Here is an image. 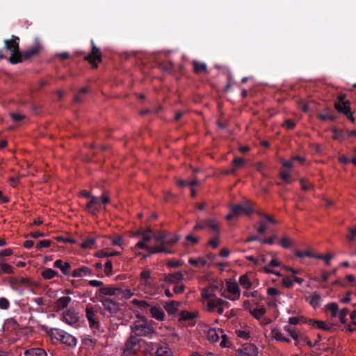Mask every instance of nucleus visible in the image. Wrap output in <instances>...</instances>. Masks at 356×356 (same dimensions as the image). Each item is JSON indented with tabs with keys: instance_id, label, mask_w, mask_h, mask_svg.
Listing matches in <instances>:
<instances>
[{
	"instance_id": "nucleus-37",
	"label": "nucleus",
	"mask_w": 356,
	"mask_h": 356,
	"mask_svg": "<svg viewBox=\"0 0 356 356\" xmlns=\"http://www.w3.org/2000/svg\"><path fill=\"white\" fill-rule=\"evenodd\" d=\"M239 283L245 289H249L252 287V282L247 275H243L240 277Z\"/></svg>"
},
{
	"instance_id": "nucleus-23",
	"label": "nucleus",
	"mask_w": 356,
	"mask_h": 356,
	"mask_svg": "<svg viewBox=\"0 0 356 356\" xmlns=\"http://www.w3.org/2000/svg\"><path fill=\"white\" fill-rule=\"evenodd\" d=\"M157 241L162 242V245H173L179 240V238L176 236H158L156 237Z\"/></svg>"
},
{
	"instance_id": "nucleus-42",
	"label": "nucleus",
	"mask_w": 356,
	"mask_h": 356,
	"mask_svg": "<svg viewBox=\"0 0 356 356\" xmlns=\"http://www.w3.org/2000/svg\"><path fill=\"white\" fill-rule=\"evenodd\" d=\"M188 263L193 266H197L198 264H201L203 266L208 265L207 261L202 257H198L196 259L190 258Z\"/></svg>"
},
{
	"instance_id": "nucleus-64",
	"label": "nucleus",
	"mask_w": 356,
	"mask_h": 356,
	"mask_svg": "<svg viewBox=\"0 0 356 356\" xmlns=\"http://www.w3.org/2000/svg\"><path fill=\"white\" fill-rule=\"evenodd\" d=\"M202 297L204 300H209L216 297L213 293H211L208 289H204L202 292Z\"/></svg>"
},
{
	"instance_id": "nucleus-8",
	"label": "nucleus",
	"mask_w": 356,
	"mask_h": 356,
	"mask_svg": "<svg viewBox=\"0 0 356 356\" xmlns=\"http://www.w3.org/2000/svg\"><path fill=\"white\" fill-rule=\"evenodd\" d=\"M42 50V45L38 38H35V43L33 47L29 48V49L24 51V52L20 51V56L22 63L25 60L31 58V57L37 56L40 51Z\"/></svg>"
},
{
	"instance_id": "nucleus-17",
	"label": "nucleus",
	"mask_w": 356,
	"mask_h": 356,
	"mask_svg": "<svg viewBox=\"0 0 356 356\" xmlns=\"http://www.w3.org/2000/svg\"><path fill=\"white\" fill-rule=\"evenodd\" d=\"M79 320V316L72 309H69L63 314V321L69 325L76 323Z\"/></svg>"
},
{
	"instance_id": "nucleus-31",
	"label": "nucleus",
	"mask_w": 356,
	"mask_h": 356,
	"mask_svg": "<svg viewBox=\"0 0 356 356\" xmlns=\"http://www.w3.org/2000/svg\"><path fill=\"white\" fill-rule=\"evenodd\" d=\"M325 309L327 311L331 312L332 317L335 318L338 315L339 307L337 303L336 302H330L325 305Z\"/></svg>"
},
{
	"instance_id": "nucleus-36",
	"label": "nucleus",
	"mask_w": 356,
	"mask_h": 356,
	"mask_svg": "<svg viewBox=\"0 0 356 356\" xmlns=\"http://www.w3.org/2000/svg\"><path fill=\"white\" fill-rule=\"evenodd\" d=\"M95 237H89L83 241V243L80 245V247L83 249H90L95 244Z\"/></svg>"
},
{
	"instance_id": "nucleus-30",
	"label": "nucleus",
	"mask_w": 356,
	"mask_h": 356,
	"mask_svg": "<svg viewBox=\"0 0 356 356\" xmlns=\"http://www.w3.org/2000/svg\"><path fill=\"white\" fill-rule=\"evenodd\" d=\"M140 285L142 289L145 290L146 293H152L154 288V284L149 280L142 281Z\"/></svg>"
},
{
	"instance_id": "nucleus-25",
	"label": "nucleus",
	"mask_w": 356,
	"mask_h": 356,
	"mask_svg": "<svg viewBox=\"0 0 356 356\" xmlns=\"http://www.w3.org/2000/svg\"><path fill=\"white\" fill-rule=\"evenodd\" d=\"M336 110L338 113L344 114L351 122H355V118L353 116V112L351 111L350 106H347L346 107H343V108H342L339 105H337L336 106Z\"/></svg>"
},
{
	"instance_id": "nucleus-14",
	"label": "nucleus",
	"mask_w": 356,
	"mask_h": 356,
	"mask_svg": "<svg viewBox=\"0 0 356 356\" xmlns=\"http://www.w3.org/2000/svg\"><path fill=\"white\" fill-rule=\"evenodd\" d=\"M141 341H143L142 339H138L136 336L131 335L127 340L124 344V348L137 353L138 350L140 348Z\"/></svg>"
},
{
	"instance_id": "nucleus-55",
	"label": "nucleus",
	"mask_w": 356,
	"mask_h": 356,
	"mask_svg": "<svg viewBox=\"0 0 356 356\" xmlns=\"http://www.w3.org/2000/svg\"><path fill=\"white\" fill-rule=\"evenodd\" d=\"M284 330L288 332L291 337L296 341V346H298V334L293 330H292L289 325H285L284 326Z\"/></svg>"
},
{
	"instance_id": "nucleus-53",
	"label": "nucleus",
	"mask_w": 356,
	"mask_h": 356,
	"mask_svg": "<svg viewBox=\"0 0 356 356\" xmlns=\"http://www.w3.org/2000/svg\"><path fill=\"white\" fill-rule=\"evenodd\" d=\"M142 234V241L145 242H148L152 238L153 233L151 229H147L146 232H143Z\"/></svg>"
},
{
	"instance_id": "nucleus-35",
	"label": "nucleus",
	"mask_w": 356,
	"mask_h": 356,
	"mask_svg": "<svg viewBox=\"0 0 356 356\" xmlns=\"http://www.w3.org/2000/svg\"><path fill=\"white\" fill-rule=\"evenodd\" d=\"M120 254V253L117 251L111 252V251H105L104 250H102L98 251L95 255L97 257L103 258V257H110L118 256Z\"/></svg>"
},
{
	"instance_id": "nucleus-18",
	"label": "nucleus",
	"mask_w": 356,
	"mask_h": 356,
	"mask_svg": "<svg viewBox=\"0 0 356 356\" xmlns=\"http://www.w3.org/2000/svg\"><path fill=\"white\" fill-rule=\"evenodd\" d=\"M183 279L184 277L181 272L165 274L163 277V280L170 284H179Z\"/></svg>"
},
{
	"instance_id": "nucleus-40",
	"label": "nucleus",
	"mask_w": 356,
	"mask_h": 356,
	"mask_svg": "<svg viewBox=\"0 0 356 356\" xmlns=\"http://www.w3.org/2000/svg\"><path fill=\"white\" fill-rule=\"evenodd\" d=\"M227 290L232 294H236L238 296L240 295V289L236 282H228Z\"/></svg>"
},
{
	"instance_id": "nucleus-27",
	"label": "nucleus",
	"mask_w": 356,
	"mask_h": 356,
	"mask_svg": "<svg viewBox=\"0 0 356 356\" xmlns=\"http://www.w3.org/2000/svg\"><path fill=\"white\" fill-rule=\"evenodd\" d=\"M346 95L345 94L339 95L337 100L334 103V108L336 109V106L337 105H339L342 108L343 107H346L347 106H350V100L346 99Z\"/></svg>"
},
{
	"instance_id": "nucleus-39",
	"label": "nucleus",
	"mask_w": 356,
	"mask_h": 356,
	"mask_svg": "<svg viewBox=\"0 0 356 356\" xmlns=\"http://www.w3.org/2000/svg\"><path fill=\"white\" fill-rule=\"evenodd\" d=\"M159 67L167 73H172L175 70V66L172 62L161 63L159 64Z\"/></svg>"
},
{
	"instance_id": "nucleus-10",
	"label": "nucleus",
	"mask_w": 356,
	"mask_h": 356,
	"mask_svg": "<svg viewBox=\"0 0 356 356\" xmlns=\"http://www.w3.org/2000/svg\"><path fill=\"white\" fill-rule=\"evenodd\" d=\"M86 316L88 321L89 326L95 332L96 330L99 329V322L96 318V314L93 306L88 305L86 309Z\"/></svg>"
},
{
	"instance_id": "nucleus-19",
	"label": "nucleus",
	"mask_w": 356,
	"mask_h": 356,
	"mask_svg": "<svg viewBox=\"0 0 356 356\" xmlns=\"http://www.w3.org/2000/svg\"><path fill=\"white\" fill-rule=\"evenodd\" d=\"M71 301L72 298L69 296H63L59 298L55 302V310L58 312L67 308Z\"/></svg>"
},
{
	"instance_id": "nucleus-15",
	"label": "nucleus",
	"mask_w": 356,
	"mask_h": 356,
	"mask_svg": "<svg viewBox=\"0 0 356 356\" xmlns=\"http://www.w3.org/2000/svg\"><path fill=\"white\" fill-rule=\"evenodd\" d=\"M120 291L121 289L120 288L113 285L102 286L98 290L100 296L99 298L102 296L104 297V296H114L119 294Z\"/></svg>"
},
{
	"instance_id": "nucleus-5",
	"label": "nucleus",
	"mask_w": 356,
	"mask_h": 356,
	"mask_svg": "<svg viewBox=\"0 0 356 356\" xmlns=\"http://www.w3.org/2000/svg\"><path fill=\"white\" fill-rule=\"evenodd\" d=\"M91 52L84 59L92 65L93 69H97L98 67V63L102 61V56L100 49L96 46L93 40H91Z\"/></svg>"
},
{
	"instance_id": "nucleus-16",
	"label": "nucleus",
	"mask_w": 356,
	"mask_h": 356,
	"mask_svg": "<svg viewBox=\"0 0 356 356\" xmlns=\"http://www.w3.org/2000/svg\"><path fill=\"white\" fill-rule=\"evenodd\" d=\"M55 268H59L62 273L65 276L71 275V265L69 262L63 261L61 259H57L54 263Z\"/></svg>"
},
{
	"instance_id": "nucleus-43",
	"label": "nucleus",
	"mask_w": 356,
	"mask_h": 356,
	"mask_svg": "<svg viewBox=\"0 0 356 356\" xmlns=\"http://www.w3.org/2000/svg\"><path fill=\"white\" fill-rule=\"evenodd\" d=\"M272 333L273 334V337L275 339H276L277 341H284V342H287V343H289L291 341V340L289 339H287L286 338L283 334L282 333H281L279 330H273L272 331Z\"/></svg>"
},
{
	"instance_id": "nucleus-41",
	"label": "nucleus",
	"mask_w": 356,
	"mask_h": 356,
	"mask_svg": "<svg viewBox=\"0 0 356 356\" xmlns=\"http://www.w3.org/2000/svg\"><path fill=\"white\" fill-rule=\"evenodd\" d=\"M321 300H322L320 295H318L316 293H314L311 298L309 303L314 308H317L320 307Z\"/></svg>"
},
{
	"instance_id": "nucleus-29",
	"label": "nucleus",
	"mask_w": 356,
	"mask_h": 356,
	"mask_svg": "<svg viewBox=\"0 0 356 356\" xmlns=\"http://www.w3.org/2000/svg\"><path fill=\"white\" fill-rule=\"evenodd\" d=\"M233 168L231 169V172H236V171L242 168L245 165V160L240 157H235L232 161Z\"/></svg>"
},
{
	"instance_id": "nucleus-56",
	"label": "nucleus",
	"mask_w": 356,
	"mask_h": 356,
	"mask_svg": "<svg viewBox=\"0 0 356 356\" xmlns=\"http://www.w3.org/2000/svg\"><path fill=\"white\" fill-rule=\"evenodd\" d=\"M265 313L266 309L264 308L255 309L253 311H251V314L257 319H259L261 316H263Z\"/></svg>"
},
{
	"instance_id": "nucleus-51",
	"label": "nucleus",
	"mask_w": 356,
	"mask_h": 356,
	"mask_svg": "<svg viewBox=\"0 0 356 356\" xmlns=\"http://www.w3.org/2000/svg\"><path fill=\"white\" fill-rule=\"evenodd\" d=\"M13 254V250L11 248H6L2 250H0V261H5L6 257H10Z\"/></svg>"
},
{
	"instance_id": "nucleus-48",
	"label": "nucleus",
	"mask_w": 356,
	"mask_h": 356,
	"mask_svg": "<svg viewBox=\"0 0 356 356\" xmlns=\"http://www.w3.org/2000/svg\"><path fill=\"white\" fill-rule=\"evenodd\" d=\"M332 324H327L325 321H318L316 327L325 331H331L332 330Z\"/></svg>"
},
{
	"instance_id": "nucleus-61",
	"label": "nucleus",
	"mask_w": 356,
	"mask_h": 356,
	"mask_svg": "<svg viewBox=\"0 0 356 356\" xmlns=\"http://www.w3.org/2000/svg\"><path fill=\"white\" fill-rule=\"evenodd\" d=\"M51 241L50 240H42L40 241L37 244L35 248L38 250L42 248H48L51 245Z\"/></svg>"
},
{
	"instance_id": "nucleus-59",
	"label": "nucleus",
	"mask_w": 356,
	"mask_h": 356,
	"mask_svg": "<svg viewBox=\"0 0 356 356\" xmlns=\"http://www.w3.org/2000/svg\"><path fill=\"white\" fill-rule=\"evenodd\" d=\"M10 307V302L9 300L4 297L0 298V309L3 310H7Z\"/></svg>"
},
{
	"instance_id": "nucleus-13",
	"label": "nucleus",
	"mask_w": 356,
	"mask_h": 356,
	"mask_svg": "<svg viewBox=\"0 0 356 356\" xmlns=\"http://www.w3.org/2000/svg\"><path fill=\"white\" fill-rule=\"evenodd\" d=\"M259 215L264 217V220H261L259 222V227L257 228V232L259 235H264L268 229L267 223L270 222L273 224H276L277 221L268 214H264V213H259Z\"/></svg>"
},
{
	"instance_id": "nucleus-9",
	"label": "nucleus",
	"mask_w": 356,
	"mask_h": 356,
	"mask_svg": "<svg viewBox=\"0 0 356 356\" xmlns=\"http://www.w3.org/2000/svg\"><path fill=\"white\" fill-rule=\"evenodd\" d=\"M102 303L104 309L111 314H116L120 309V304L110 298L101 297L99 300Z\"/></svg>"
},
{
	"instance_id": "nucleus-34",
	"label": "nucleus",
	"mask_w": 356,
	"mask_h": 356,
	"mask_svg": "<svg viewBox=\"0 0 356 356\" xmlns=\"http://www.w3.org/2000/svg\"><path fill=\"white\" fill-rule=\"evenodd\" d=\"M44 280H50L58 275V272L52 268H45L41 273Z\"/></svg>"
},
{
	"instance_id": "nucleus-20",
	"label": "nucleus",
	"mask_w": 356,
	"mask_h": 356,
	"mask_svg": "<svg viewBox=\"0 0 356 356\" xmlns=\"http://www.w3.org/2000/svg\"><path fill=\"white\" fill-rule=\"evenodd\" d=\"M223 303H227V302L221 298L214 297L207 301V311L213 312L218 306H223Z\"/></svg>"
},
{
	"instance_id": "nucleus-50",
	"label": "nucleus",
	"mask_w": 356,
	"mask_h": 356,
	"mask_svg": "<svg viewBox=\"0 0 356 356\" xmlns=\"http://www.w3.org/2000/svg\"><path fill=\"white\" fill-rule=\"evenodd\" d=\"M282 284L286 288H288V289L292 288L293 286V277H290L288 276L283 277Z\"/></svg>"
},
{
	"instance_id": "nucleus-11",
	"label": "nucleus",
	"mask_w": 356,
	"mask_h": 356,
	"mask_svg": "<svg viewBox=\"0 0 356 356\" xmlns=\"http://www.w3.org/2000/svg\"><path fill=\"white\" fill-rule=\"evenodd\" d=\"M318 118L323 122H334L338 118V114L330 107H325L317 115Z\"/></svg>"
},
{
	"instance_id": "nucleus-52",
	"label": "nucleus",
	"mask_w": 356,
	"mask_h": 356,
	"mask_svg": "<svg viewBox=\"0 0 356 356\" xmlns=\"http://www.w3.org/2000/svg\"><path fill=\"white\" fill-rule=\"evenodd\" d=\"M82 342L86 346H92L97 342V340L90 335H86L82 338Z\"/></svg>"
},
{
	"instance_id": "nucleus-1",
	"label": "nucleus",
	"mask_w": 356,
	"mask_h": 356,
	"mask_svg": "<svg viewBox=\"0 0 356 356\" xmlns=\"http://www.w3.org/2000/svg\"><path fill=\"white\" fill-rule=\"evenodd\" d=\"M19 38L16 35H12L11 39L4 40V47L0 49V60L6 58V57L3 54L5 50L9 51L11 56L8 58V61L15 65L22 63L19 50Z\"/></svg>"
},
{
	"instance_id": "nucleus-22",
	"label": "nucleus",
	"mask_w": 356,
	"mask_h": 356,
	"mask_svg": "<svg viewBox=\"0 0 356 356\" xmlns=\"http://www.w3.org/2000/svg\"><path fill=\"white\" fill-rule=\"evenodd\" d=\"M92 275V270L85 266H83L76 269H74L71 273V275L74 277H81L83 276Z\"/></svg>"
},
{
	"instance_id": "nucleus-2",
	"label": "nucleus",
	"mask_w": 356,
	"mask_h": 356,
	"mask_svg": "<svg viewBox=\"0 0 356 356\" xmlns=\"http://www.w3.org/2000/svg\"><path fill=\"white\" fill-rule=\"evenodd\" d=\"M154 322L148 321L145 318L135 321L131 325V331L134 333V336L137 337H152L154 334H156L154 327H153Z\"/></svg>"
},
{
	"instance_id": "nucleus-60",
	"label": "nucleus",
	"mask_w": 356,
	"mask_h": 356,
	"mask_svg": "<svg viewBox=\"0 0 356 356\" xmlns=\"http://www.w3.org/2000/svg\"><path fill=\"white\" fill-rule=\"evenodd\" d=\"M236 335L238 337L243 339L245 340H248L250 338V334L249 332L245 330H238L236 331Z\"/></svg>"
},
{
	"instance_id": "nucleus-28",
	"label": "nucleus",
	"mask_w": 356,
	"mask_h": 356,
	"mask_svg": "<svg viewBox=\"0 0 356 356\" xmlns=\"http://www.w3.org/2000/svg\"><path fill=\"white\" fill-rule=\"evenodd\" d=\"M193 71L195 74H200L206 72L207 70V64L204 63H200L197 60H193Z\"/></svg>"
},
{
	"instance_id": "nucleus-44",
	"label": "nucleus",
	"mask_w": 356,
	"mask_h": 356,
	"mask_svg": "<svg viewBox=\"0 0 356 356\" xmlns=\"http://www.w3.org/2000/svg\"><path fill=\"white\" fill-rule=\"evenodd\" d=\"M153 248V250H154L155 254L159 252H164L167 254L172 253V251L168 248L165 247L163 245L152 246Z\"/></svg>"
},
{
	"instance_id": "nucleus-7",
	"label": "nucleus",
	"mask_w": 356,
	"mask_h": 356,
	"mask_svg": "<svg viewBox=\"0 0 356 356\" xmlns=\"http://www.w3.org/2000/svg\"><path fill=\"white\" fill-rule=\"evenodd\" d=\"M205 228L211 229L218 235H220V234L218 223H217L215 220L211 219V218L205 219V220L199 221L195 225L193 229L195 231H197L198 229H205Z\"/></svg>"
},
{
	"instance_id": "nucleus-38",
	"label": "nucleus",
	"mask_w": 356,
	"mask_h": 356,
	"mask_svg": "<svg viewBox=\"0 0 356 356\" xmlns=\"http://www.w3.org/2000/svg\"><path fill=\"white\" fill-rule=\"evenodd\" d=\"M280 245L285 249L291 248L294 243L293 241L286 236H283L279 242Z\"/></svg>"
},
{
	"instance_id": "nucleus-49",
	"label": "nucleus",
	"mask_w": 356,
	"mask_h": 356,
	"mask_svg": "<svg viewBox=\"0 0 356 356\" xmlns=\"http://www.w3.org/2000/svg\"><path fill=\"white\" fill-rule=\"evenodd\" d=\"M348 313H349V309L348 308H343L339 312V316L340 322L342 324L346 323V322H347L346 316Z\"/></svg>"
},
{
	"instance_id": "nucleus-54",
	"label": "nucleus",
	"mask_w": 356,
	"mask_h": 356,
	"mask_svg": "<svg viewBox=\"0 0 356 356\" xmlns=\"http://www.w3.org/2000/svg\"><path fill=\"white\" fill-rule=\"evenodd\" d=\"M88 92V89L87 88H82L78 94L74 96V101L76 103H80L81 102L82 95Z\"/></svg>"
},
{
	"instance_id": "nucleus-57",
	"label": "nucleus",
	"mask_w": 356,
	"mask_h": 356,
	"mask_svg": "<svg viewBox=\"0 0 356 356\" xmlns=\"http://www.w3.org/2000/svg\"><path fill=\"white\" fill-rule=\"evenodd\" d=\"M281 179L286 183L290 184L292 182L290 179V172L289 171L282 170L280 173Z\"/></svg>"
},
{
	"instance_id": "nucleus-47",
	"label": "nucleus",
	"mask_w": 356,
	"mask_h": 356,
	"mask_svg": "<svg viewBox=\"0 0 356 356\" xmlns=\"http://www.w3.org/2000/svg\"><path fill=\"white\" fill-rule=\"evenodd\" d=\"M197 317L195 313L190 312L188 311H183L181 314V318L184 321L193 320Z\"/></svg>"
},
{
	"instance_id": "nucleus-45",
	"label": "nucleus",
	"mask_w": 356,
	"mask_h": 356,
	"mask_svg": "<svg viewBox=\"0 0 356 356\" xmlns=\"http://www.w3.org/2000/svg\"><path fill=\"white\" fill-rule=\"evenodd\" d=\"M207 338L210 341L216 342L219 340V336L215 329H210L207 333Z\"/></svg>"
},
{
	"instance_id": "nucleus-21",
	"label": "nucleus",
	"mask_w": 356,
	"mask_h": 356,
	"mask_svg": "<svg viewBox=\"0 0 356 356\" xmlns=\"http://www.w3.org/2000/svg\"><path fill=\"white\" fill-rule=\"evenodd\" d=\"M58 335L60 337V339L62 343H63L70 347H73V346H76V339L72 335L70 334L69 333L65 332L58 333Z\"/></svg>"
},
{
	"instance_id": "nucleus-4",
	"label": "nucleus",
	"mask_w": 356,
	"mask_h": 356,
	"mask_svg": "<svg viewBox=\"0 0 356 356\" xmlns=\"http://www.w3.org/2000/svg\"><path fill=\"white\" fill-rule=\"evenodd\" d=\"M81 196L90 198V201L86 205V209L88 211L92 216H96L100 209V201L98 197L92 195L90 193L86 190L81 191Z\"/></svg>"
},
{
	"instance_id": "nucleus-6",
	"label": "nucleus",
	"mask_w": 356,
	"mask_h": 356,
	"mask_svg": "<svg viewBox=\"0 0 356 356\" xmlns=\"http://www.w3.org/2000/svg\"><path fill=\"white\" fill-rule=\"evenodd\" d=\"M230 210L236 216H239L242 214L250 216L253 212V209L251 206L250 202L249 201H246L241 204H234L231 207Z\"/></svg>"
},
{
	"instance_id": "nucleus-3",
	"label": "nucleus",
	"mask_w": 356,
	"mask_h": 356,
	"mask_svg": "<svg viewBox=\"0 0 356 356\" xmlns=\"http://www.w3.org/2000/svg\"><path fill=\"white\" fill-rule=\"evenodd\" d=\"M132 302L145 312L149 310L152 318L158 321H163L165 319L164 312L159 306L151 305L146 300H143L134 299Z\"/></svg>"
},
{
	"instance_id": "nucleus-58",
	"label": "nucleus",
	"mask_w": 356,
	"mask_h": 356,
	"mask_svg": "<svg viewBox=\"0 0 356 356\" xmlns=\"http://www.w3.org/2000/svg\"><path fill=\"white\" fill-rule=\"evenodd\" d=\"M56 240L59 243H69L71 244H75L76 240L72 238H65L61 236L56 237Z\"/></svg>"
},
{
	"instance_id": "nucleus-32",
	"label": "nucleus",
	"mask_w": 356,
	"mask_h": 356,
	"mask_svg": "<svg viewBox=\"0 0 356 356\" xmlns=\"http://www.w3.org/2000/svg\"><path fill=\"white\" fill-rule=\"evenodd\" d=\"M179 303L175 300H171L166 303L165 305V309L169 314H174L177 312V307Z\"/></svg>"
},
{
	"instance_id": "nucleus-26",
	"label": "nucleus",
	"mask_w": 356,
	"mask_h": 356,
	"mask_svg": "<svg viewBox=\"0 0 356 356\" xmlns=\"http://www.w3.org/2000/svg\"><path fill=\"white\" fill-rule=\"evenodd\" d=\"M3 273L8 275H13L15 273V268L9 264L1 261H0V275Z\"/></svg>"
},
{
	"instance_id": "nucleus-46",
	"label": "nucleus",
	"mask_w": 356,
	"mask_h": 356,
	"mask_svg": "<svg viewBox=\"0 0 356 356\" xmlns=\"http://www.w3.org/2000/svg\"><path fill=\"white\" fill-rule=\"evenodd\" d=\"M333 136L332 138L334 140H340L343 138L346 131L342 129H338L337 128H334L332 129Z\"/></svg>"
},
{
	"instance_id": "nucleus-33",
	"label": "nucleus",
	"mask_w": 356,
	"mask_h": 356,
	"mask_svg": "<svg viewBox=\"0 0 356 356\" xmlns=\"http://www.w3.org/2000/svg\"><path fill=\"white\" fill-rule=\"evenodd\" d=\"M155 356H173L172 350L166 346L159 347Z\"/></svg>"
},
{
	"instance_id": "nucleus-24",
	"label": "nucleus",
	"mask_w": 356,
	"mask_h": 356,
	"mask_svg": "<svg viewBox=\"0 0 356 356\" xmlns=\"http://www.w3.org/2000/svg\"><path fill=\"white\" fill-rule=\"evenodd\" d=\"M24 356H47V353L43 348H33L26 350Z\"/></svg>"
},
{
	"instance_id": "nucleus-63",
	"label": "nucleus",
	"mask_w": 356,
	"mask_h": 356,
	"mask_svg": "<svg viewBox=\"0 0 356 356\" xmlns=\"http://www.w3.org/2000/svg\"><path fill=\"white\" fill-rule=\"evenodd\" d=\"M219 236L220 235H218L217 234H216V236L213 237V238H211L209 242H208V244L209 245H211L213 248H216L218 245H219V242H220V238H219Z\"/></svg>"
},
{
	"instance_id": "nucleus-62",
	"label": "nucleus",
	"mask_w": 356,
	"mask_h": 356,
	"mask_svg": "<svg viewBox=\"0 0 356 356\" xmlns=\"http://www.w3.org/2000/svg\"><path fill=\"white\" fill-rule=\"evenodd\" d=\"M113 270V264L111 260H107L104 265V272L108 276L111 275Z\"/></svg>"
},
{
	"instance_id": "nucleus-12",
	"label": "nucleus",
	"mask_w": 356,
	"mask_h": 356,
	"mask_svg": "<svg viewBox=\"0 0 356 356\" xmlns=\"http://www.w3.org/2000/svg\"><path fill=\"white\" fill-rule=\"evenodd\" d=\"M237 356H258L257 348L253 343H245L236 350Z\"/></svg>"
}]
</instances>
